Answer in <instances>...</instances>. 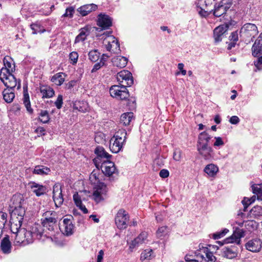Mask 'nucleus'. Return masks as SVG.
Here are the masks:
<instances>
[{
    "label": "nucleus",
    "instance_id": "0eeeda50",
    "mask_svg": "<svg viewBox=\"0 0 262 262\" xmlns=\"http://www.w3.org/2000/svg\"><path fill=\"white\" fill-rule=\"evenodd\" d=\"M110 93L112 97L120 100H126L129 96V92L125 86L114 85L110 89Z\"/></svg>",
    "mask_w": 262,
    "mask_h": 262
},
{
    "label": "nucleus",
    "instance_id": "c9c22d12",
    "mask_svg": "<svg viewBox=\"0 0 262 262\" xmlns=\"http://www.w3.org/2000/svg\"><path fill=\"white\" fill-rule=\"evenodd\" d=\"M23 102L28 112L32 113L33 110L31 107L29 95L27 90L24 91Z\"/></svg>",
    "mask_w": 262,
    "mask_h": 262
},
{
    "label": "nucleus",
    "instance_id": "b1692460",
    "mask_svg": "<svg viewBox=\"0 0 262 262\" xmlns=\"http://www.w3.org/2000/svg\"><path fill=\"white\" fill-rule=\"evenodd\" d=\"M97 8V5L92 4L83 5L78 8L77 11L83 16L87 15Z\"/></svg>",
    "mask_w": 262,
    "mask_h": 262
},
{
    "label": "nucleus",
    "instance_id": "6ab92c4d",
    "mask_svg": "<svg viewBox=\"0 0 262 262\" xmlns=\"http://www.w3.org/2000/svg\"><path fill=\"white\" fill-rule=\"evenodd\" d=\"M125 143L113 137L110 141V149L113 153H118L122 148Z\"/></svg>",
    "mask_w": 262,
    "mask_h": 262
},
{
    "label": "nucleus",
    "instance_id": "a19ab883",
    "mask_svg": "<svg viewBox=\"0 0 262 262\" xmlns=\"http://www.w3.org/2000/svg\"><path fill=\"white\" fill-rule=\"evenodd\" d=\"M38 120L43 123H47L50 120L49 113L47 110H40Z\"/></svg>",
    "mask_w": 262,
    "mask_h": 262
},
{
    "label": "nucleus",
    "instance_id": "cd10ccee",
    "mask_svg": "<svg viewBox=\"0 0 262 262\" xmlns=\"http://www.w3.org/2000/svg\"><path fill=\"white\" fill-rule=\"evenodd\" d=\"M210 139V136L206 132H203L200 134L199 136L198 148H204L205 146L207 145V143Z\"/></svg>",
    "mask_w": 262,
    "mask_h": 262
},
{
    "label": "nucleus",
    "instance_id": "f3484780",
    "mask_svg": "<svg viewBox=\"0 0 262 262\" xmlns=\"http://www.w3.org/2000/svg\"><path fill=\"white\" fill-rule=\"evenodd\" d=\"M228 29V26L227 25L223 24L214 29V38L215 42H217L222 40Z\"/></svg>",
    "mask_w": 262,
    "mask_h": 262
},
{
    "label": "nucleus",
    "instance_id": "f03ea898",
    "mask_svg": "<svg viewBox=\"0 0 262 262\" xmlns=\"http://www.w3.org/2000/svg\"><path fill=\"white\" fill-rule=\"evenodd\" d=\"M11 202L12 204L10 205V207L12 210L10 213L24 218L26 211L25 207L23 206L24 200L23 196L20 194L14 195L11 199Z\"/></svg>",
    "mask_w": 262,
    "mask_h": 262
},
{
    "label": "nucleus",
    "instance_id": "de8ad7c7",
    "mask_svg": "<svg viewBox=\"0 0 262 262\" xmlns=\"http://www.w3.org/2000/svg\"><path fill=\"white\" fill-rule=\"evenodd\" d=\"M152 250L151 249H147L143 251L141 254L140 259L144 260L146 259H150L151 257Z\"/></svg>",
    "mask_w": 262,
    "mask_h": 262
},
{
    "label": "nucleus",
    "instance_id": "dca6fc26",
    "mask_svg": "<svg viewBox=\"0 0 262 262\" xmlns=\"http://www.w3.org/2000/svg\"><path fill=\"white\" fill-rule=\"evenodd\" d=\"M262 242L259 238L249 241L245 245L247 250L252 252H258L261 249Z\"/></svg>",
    "mask_w": 262,
    "mask_h": 262
},
{
    "label": "nucleus",
    "instance_id": "412c9836",
    "mask_svg": "<svg viewBox=\"0 0 262 262\" xmlns=\"http://www.w3.org/2000/svg\"><path fill=\"white\" fill-rule=\"evenodd\" d=\"M28 232L31 233L32 243L34 238L40 239L43 235L42 229L41 226L38 224L34 225L32 227L31 229L28 231Z\"/></svg>",
    "mask_w": 262,
    "mask_h": 262
},
{
    "label": "nucleus",
    "instance_id": "79ce46f5",
    "mask_svg": "<svg viewBox=\"0 0 262 262\" xmlns=\"http://www.w3.org/2000/svg\"><path fill=\"white\" fill-rule=\"evenodd\" d=\"M226 11V7L224 5H219L217 7L215 6L214 9V16L216 17H219L224 13Z\"/></svg>",
    "mask_w": 262,
    "mask_h": 262
},
{
    "label": "nucleus",
    "instance_id": "393cba45",
    "mask_svg": "<svg viewBox=\"0 0 262 262\" xmlns=\"http://www.w3.org/2000/svg\"><path fill=\"white\" fill-rule=\"evenodd\" d=\"M90 34V29L88 27H84L80 30L79 34L76 37L75 43L84 41L86 37Z\"/></svg>",
    "mask_w": 262,
    "mask_h": 262
},
{
    "label": "nucleus",
    "instance_id": "7c9ffc66",
    "mask_svg": "<svg viewBox=\"0 0 262 262\" xmlns=\"http://www.w3.org/2000/svg\"><path fill=\"white\" fill-rule=\"evenodd\" d=\"M147 234L145 232L141 233L137 238L132 242L129 246L130 249L134 248L139 245L144 243L145 239L146 238Z\"/></svg>",
    "mask_w": 262,
    "mask_h": 262
},
{
    "label": "nucleus",
    "instance_id": "2f4dec72",
    "mask_svg": "<svg viewBox=\"0 0 262 262\" xmlns=\"http://www.w3.org/2000/svg\"><path fill=\"white\" fill-rule=\"evenodd\" d=\"M133 117L134 114L132 112L124 113L120 117V123L125 126L128 125Z\"/></svg>",
    "mask_w": 262,
    "mask_h": 262
},
{
    "label": "nucleus",
    "instance_id": "c85d7f7f",
    "mask_svg": "<svg viewBox=\"0 0 262 262\" xmlns=\"http://www.w3.org/2000/svg\"><path fill=\"white\" fill-rule=\"evenodd\" d=\"M112 62L114 66L123 68L127 65V59L125 57L119 56L113 58Z\"/></svg>",
    "mask_w": 262,
    "mask_h": 262
},
{
    "label": "nucleus",
    "instance_id": "bb28decb",
    "mask_svg": "<svg viewBox=\"0 0 262 262\" xmlns=\"http://www.w3.org/2000/svg\"><path fill=\"white\" fill-rule=\"evenodd\" d=\"M40 92L42 94V98H51L54 96L55 93L54 90L48 85L40 86Z\"/></svg>",
    "mask_w": 262,
    "mask_h": 262
},
{
    "label": "nucleus",
    "instance_id": "4c0bfd02",
    "mask_svg": "<svg viewBox=\"0 0 262 262\" xmlns=\"http://www.w3.org/2000/svg\"><path fill=\"white\" fill-rule=\"evenodd\" d=\"M95 152L97 155L98 158L100 157L108 159L111 157V155L107 153L102 147H97L95 150Z\"/></svg>",
    "mask_w": 262,
    "mask_h": 262
},
{
    "label": "nucleus",
    "instance_id": "c756f323",
    "mask_svg": "<svg viewBox=\"0 0 262 262\" xmlns=\"http://www.w3.org/2000/svg\"><path fill=\"white\" fill-rule=\"evenodd\" d=\"M13 89H6L3 91V95L4 100L7 103H11L15 97Z\"/></svg>",
    "mask_w": 262,
    "mask_h": 262
},
{
    "label": "nucleus",
    "instance_id": "39448f33",
    "mask_svg": "<svg viewBox=\"0 0 262 262\" xmlns=\"http://www.w3.org/2000/svg\"><path fill=\"white\" fill-rule=\"evenodd\" d=\"M107 192L106 185L104 183L100 182L94 188L92 199L97 203H99L106 199Z\"/></svg>",
    "mask_w": 262,
    "mask_h": 262
},
{
    "label": "nucleus",
    "instance_id": "9b49d317",
    "mask_svg": "<svg viewBox=\"0 0 262 262\" xmlns=\"http://www.w3.org/2000/svg\"><path fill=\"white\" fill-rule=\"evenodd\" d=\"M258 33L257 26L252 23H246L243 26L240 30L241 36L246 37H254Z\"/></svg>",
    "mask_w": 262,
    "mask_h": 262
},
{
    "label": "nucleus",
    "instance_id": "9d476101",
    "mask_svg": "<svg viewBox=\"0 0 262 262\" xmlns=\"http://www.w3.org/2000/svg\"><path fill=\"white\" fill-rule=\"evenodd\" d=\"M195 256L197 259H192L190 262H199V260L201 262L204 259L205 260L207 259L208 261L212 262V252L210 251L208 248L203 247V245H199V250L195 252Z\"/></svg>",
    "mask_w": 262,
    "mask_h": 262
},
{
    "label": "nucleus",
    "instance_id": "c03bdc74",
    "mask_svg": "<svg viewBox=\"0 0 262 262\" xmlns=\"http://www.w3.org/2000/svg\"><path fill=\"white\" fill-rule=\"evenodd\" d=\"M198 149L200 154L206 159H208L211 156V148L210 147H208L207 145L205 146L204 148H198Z\"/></svg>",
    "mask_w": 262,
    "mask_h": 262
},
{
    "label": "nucleus",
    "instance_id": "a211bd4d",
    "mask_svg": "<svg viewBox=\"0 0 262 262\" xmlns=\"http://www.w3.org/2000/svg\"><path fill=\"white\" fill-rule=\"evenodd\" d=\"M101 169L102 172L108 177L111 176L116 171V167L113 162H104L101 165Z\"/></svg>",
    "mask_w": 262,
    "mask_h": 262
},
{
    "label": "nucleus",
    "instance_id": "4468645a",
    "mask_svg": "<svg viewBox=\"0 0 262 262\" xmlns=\"http://www.w3.org/2000/svg\"><path fill=\"white\" fill-rule=\"evenodd\" d=\"M53 199L57 207L60 206L63 202L61 187L59 184H55L53 187Z\"/></svg>",
    "mask_w": 262,
    "mask_h": 262
},
{
    "label": "nucleus",
    "instance_id": "603ef678",
    "mask_svg": "<svg viewBox=\"0 0 262 262\" xmlns=\"http://www.w3.org/2000/svg\"><path fill=\"white\" fill-rule=\"evenodd\" d=\"M7 214L5 212H0V226L5 227L7 222Z\"/></svg>",
    "mask_w": 262,
    "mask_h": 262
},
{
    "label": "nucleus",
    "instance_id": "aec40b11",
    "mask_svg": "<svg viewBox=\"0 0 262 262\" xmlns=\"http://www.w3.org/2000/svg\"><path fill=\"white\" fill-rule=\"evenodd\" d=\"M29 185L32 191L37 196H41L46 193L47 188L45 186L40 185L34 182H30Z\"/></svg>",
    "mask_w": 262,
    "mask_h": 262
},
{
    "label": "nucleus",
    "instance_id": "680f3d73",
    "mask_svg": "<svg viewBox=\"0 0 262 262\" xmlns=\"http://www.w3.org/2000/svg\"><path fill=\"white\" fill-rule=\"evenodd\" d=\"M215 141L214 142V146H220L224 145V142L221 137H214Z\"/></svg>",
    "mask_w": 262,
    "mask_h": 262
},
{
    "label": "nucleus",
    "instance_id": "7ed1b4c3",
    "mask_svg": "<svg viewBox=\"0 0 262 262\" xmlns=\"http://www.w3.org/2000/svg\"><path fill=\"white\" fill-rule=\"evenodd\" d=\"M245 236V231L242 229L236 228L233 234L229 237L226 238L223 241H217L214 243V249H219L220 246H223L224 244L235 243L239 245L241 242V238Z\"/></svg>",
    "mask_w": 262,
    "mask_h": 262
},
{
    "label": "nucleus",
    "instance_id": "20e7f679",
    "mask_svg": "<svg viewBox=\"0 0 262 262\" xmlns=\"http://www.w3.org/2000/svg\"><path fill=\"white\" fill-rule=\"evenodd\" d=\"M44 219H42L43 226L49 231H54L57 227L58 215L55 211H48L43 214Z\"/></svg>",
    "mask_w": 262,
    "mask_h": 262
},
{
    "label": "nucleus",
    "instance_id": "09e8293b",
    "mask_svg": "<svg viewBox=\"0 0 262 262\" xmlns=\"http://www.w3.org/2000/svg\"><path fill=\"white\" fill-rule=\"evenodd\" d=\"M168 232V227L167 226H162L159 228L156 233L157 237L159 238H161L162 237L166 235Z\"/></svg>",
    "mask_w": 262,
    "mask_h": 262
},
{
    "label": "nucleus",
    "instance_id": "72a5a7b5",
    "mask_svg": "<svg viewBox=\"0 0 262 262\" xmlns=\"http://www.w3.org/2000/svg\"><path fill=\"white\" fill-rule=\"evenodd\" d=\"M51 170L49 168L43 165H37L33 171V173L40 175L48 174Z\"/></svg>",
    "mask_w": 262,
    "mask_h": 262
},
{
    "label": "nucleus",
    "instance_id": "6e6552de",
    "mask_svg": "<svg viewBox=\"0 0 262 262\" xmlns=\"http://www.w3.org/2000/svg\"><path fill=\"white\" fill-rule=\"evenodd\" d=\"M129 220V214L125 210L121 209L116 214L115 221L117 228L121 230L127 228Z\"/></svg>",
    "mask_w": 262,
    "mask_h": 262
},
{
    "label": "nucleus",
    "instance_id": "ea45409f",
    "mask_svg": "<svg viewBox=\"0 0 262 262\" xmlns=\"http://www.w3.org/2000/svg\"><path fill=\"white\" fill-rule=\"evenodd\" d=\"M251 217L254 218L258 217L262 215V207L259 206H256L253 207L250 211Z\"/></svg>",
    "mask_w": 262,
    "mask_h": 262
},
{
    "label": "nucleus",
    "instance_id": "ddd939ff",
    "mask_svg": "<svg viewBox=\"0 0 262 262\" xmlns=\"http://www.w3.org/2000/svg\"><path fill=\"white\" fill-rule=\"evenodd\" d=\"M222 250L224 257L233 259L237 257L239 248L235 245H230L224 247Z\"/></svg>",
    "mask_w": 262,
    "mask_h": 262
},
{
    "label": "nucleus",
    "instance_id": "e433bc0d",
    "mask_svg": "<svg viewBox=\"0 0 262 262\" xmlns=\"http://www.w3.org/2000/svg\"><path fill=\"white\" fill-rule=\"evenodd\" d=\"M63 73H58L51 78V81L57 85H61L64 81V78L62 77Z\"/></svg>",
    "mask_w": 262,
    "mask_h": 262
},
{
    "label": "nucleus",
    "instance_id": "37998d69",
    "mask_svg": "<svg viewBox=\"0 0 262 262\" xmlns=\"http://www.w3.org/2000/svg\"><path fill=\"white\" fill-rule=\"evenodd\" d=\"M198 149L200 154L206 159H208L211 156V148L210 147H208L207 145L205 146L204 148H198Z\"/></svg>",
    "mask_w": 262,
    "mask_h": 262
},
{
    "label": "nucleus",
    "instance_id": "473e14b6",
    "mask_svg": "<svg viewBox=\"0 0 262 262\" xmlns=\"http://www.w3.org/2000/svg\"><path fill=\"white\" fill-rule=\"evenodd\" d=\"M4 64L5 67L2 68V69H6L8 72L12 73L15 71V65L13 63L14 65L13 67H12L13 60L9 56H6L4 57Z\"/></svg>",
    "mask_w": 262,
    "mask_h": 262
},
{
    "label": "nucleus",
    "instance_id": "a18cd8bd",
    "mask_svg": "<svg viewBox=\"0 0 262 262\" xmlns=\"http://www.w3.org/2000/svg\"><path fill=\"white\" fill-rule=\"evenodd\" d=\"M22 225V222L10 219V227L11 232L17 231V230L21 229L20 227Z\"/></svg>",
    "mask_w": 262,
    "mask_h": 262
},
{
    "label": "nucleus",
    "instance_id": "6e6d98bb",
    "mask_svg": "<svg viewBox=\"0 0 262 262\" xmlns=\"http://www.w3.org/2000/svg\"><path fill=\"white\" fill-rule=\"evenodd\" d=\"M204 172L209 177H213V164L207 165L204 169Z\"/></svg>",
    "mask_w": 262,
    "mask_h": 262
},
{
    "label": "nucleus",
    "instance_id": "f8f14e48",
    "mask_svg": "<svg viewBox=\"0 0 262 262\" xmlns=\"http://www.w3.org/2000/svg\"><path fill=\"white\" fill-rule=\"evenodd\" d=\"M64 218L62 221V224H60L59 227L60 231L65 235L69 236L73 233L74 226L72 223L71 219Z\"/></svg>",
    "mask_w": 262,
    "mask_h": 262
},
{
    "label": "nucleus",
    "instance_id": "e2e57ef3",
    "mask_svg": "<svg viewBox=\"0 0 262 262\" xmlns=\"http://www.w3.org/2000/svg\"><path fill=\"white\" fill-rule=\"evenodd\" d=\"M104 66L102 62H99L96 63L92 70H91L92 73L96 72L97 70H99L102 67Z\"/></svg>",
    "mask_w": 262,
    "mask_h": 262
},
{
    "label": "nucleus",
    "instance_id": "bf43d9fd",
    "mask_svg": "<svg viewBox=\"0 0 262 262\" xmlns=\"http://www.w3.org/2000/svg\"><path fill=\"white\" fill-rule=\"evenodd\" d=\"M254 200L251 201L250 199L244 198V199L242 201V203L244 205V211H246L247 207L249 205H250L253 202Z\"/></svg>",
    "mask_w": 262,
    "mask_h": 262
},
{
    "label": "nucleus",
    "instance_id": "423d86ee",
    "mask_svg": "<svg viewBox=\"0 0 262 262\" xmlns=\"http://www.w3.org/2000/svg\"><path fill=\"white\" fill-rule=\"evenodd\" d=\"M12 73L8 72L6 69L1 70L0 79L7 89H14L17 84L16 79Z\"/></svg>",
    "mask_w": 262,
    "mask_h": 262
},
{
    "label": "nucleus",
    "instance_id": "8fccbe9b",
    "mask_svg": "<svg viewBox=\"0 0 262 262\" xmlns=\"http://www.w3.org/2000/svg\"><path fill=\"white\" fill-rule=\"evenodd\" d=\"M228 232L229 230L227 228H224L222 231L214 233V239L221 238L225 236V235Z\"/></svg>",
    "mask_w": 262,
    "mask_h": 262
},
{
    "label": "nucleus",
    "instance_id": "a878e982",
    "mask_svg": "<svg viewBox=\"0 0 262 262\" xmlns=\"http://www.w3.org/2000/svg\"><path fill=\"white\" fill-rule=\"evenodd\" d=\"M202 1H205V0H198L195 2V4L196 7L200 9V10L199 11V14L203 16H206L213 11V9L207 8V10H205V3L202 2Z\"/></svg>",
    "mask_w": 262,
    "mask_h": 262
},
{
    "label": "nucleus",
    "instance_id": "2eb2a0df",
    "mask_svg": "<svg viewBox=\"0 0 262 262\" xmlns=\"http://www.w3.org/2000/svg\"><path fill=\"white\" fill-rule=\"evenodd\" d=\"M97 24L102 30L107 29L112 25V19L107 15L101 13L98 16Z\"/></svg>",
    "mask_w": 262,
    "mask_h": 262
},
{
    "label": "nucleus",
    "instance_id": "0e129e2a",
    "mask_svg": "<svg viewBox=\"0 0 262 262\" xmlns=\"http://www.w3.org/2000/svg\"><path fill=\"white\" fill-rule=\"evenodd\" d=\"M111 39H112V41H111V44H113L114 45V46H113V47L115 48L116 49H118V50H119L120 45L118 42V40L117 39H116L115 37H112L111 38Z\"/></svg>",
    "mask_w": 262,
    "mask_h": 262
},
{
    "label": "nucleus",
    "instance_id": "4d7b16f0",
    "mask_svg": "<svg viewBox=\"0 0 262 262\" xmlns=\"http://www.w3.org/2000/svg\"><path fill=\"white\" fill-rule=\"evenodd\" d=\"M63 104V98L61 95H59L57 97V100L55 102V105L58 109L61 108Z\"/></svg>",
    "mask_w": 262,
    "mask_h": 262
},
{
    "label": "nucleus",
    "instance_id": "5701e85b",
    "mask_svg": "<svg viewBox=\"0 0 262 262\" xmlns=\"http://www.w3.org/2000/svg\"><path fill=\"white\" fill-rule=\"evenodd\" d=\"M252 55L257 56L262 53V33L259 35L252 46Z\"/></svg>",
    "mask_w": 262,
    "mask_h": 262
},
{
    "label": "nucleus",
    "instance_id": "f704fd0d",
    "mask_svg": "<svg viewBox=\"0 0 262 262\" xmlns=\"http://www.w3.org/2000/svg\"><path fill=\"white\" fill-rule=\"evenodd\" d=\"M113 137L125 143L127 139V132L124 129H119L115 133Z\"/></svg>",
    "mask_w": 262,
    "mask_h": 262
},
{
    "label": "nucleus",
    "instance_id": "5fc2aeb1",
    "mask_svg": "<svg viewBox=\"0 0 262 262\" xmlns=\"http://www.w3.org/2000/svg\"><path fill=\"white\" fill-rule=\"evenodd\" d=\"M78 54L76 52H72L69 55V58L73 64H76L77 62Z\"/></svg>",
    "mask_w": 262,
    "mask_h": 262
},
{
    "label": "nucleus",
    "instance_id": "774afa93",
    "mask_svg": "<svg viewBox=\"0 0 262 262\" xmlns=\"http://www.w3.org/2000/svg\"><path fill=\"white\" fill-rule=\"evenodd\" d=\"M229 122L232 124H237L239 122V119L236 116H233L230 118Z\"/></svg>",
    "mask_w": 262,
    "mask_h": 262
},
{
    "label": "nucleus",
    "instance_id": "69168bd1",
    "mask_svg": "<svg viewBox=\"0 0 262 262\" xmlns=\"http://www.w3.org/2000/svg\"><path fill=\"white\" fill-rule=\"evenodd\" d=\"M73 200L77 206L82 203L81 199L78 195V193H76L73 195Z\"/></svg>",
    "mask_w": 262,
    "mask_h": 262
},
{
    "label": "nucleus",
    "instance_id": "58836bf2",
    "mask_svg": "<svg viewBox=\"0 0 262 262\" xmlns=\"http://www.w3.org/2000/svg\"><path fill=\"white\" fill-rule=\"evenodd\" d=\"M251 188L253 193L257 195V199L262 200V184H253Z\"/></svg>",
    "mask_w": 262,
    "mask_h": 262
},
{
    "label": "nucleus",
    "instance_id": "49530a36",
    "mask_svg": "<svg viewBox=\"0 0 262 262\" xmlns=\"http://www.w3.org/2000/svg\"><path fill=\"white\" fill-rule=\"evenodd\" d=\"M100 53L97 50H91L89 53V59L92 62L97 61L100 57Z\"/></svg>",
    "mask_w": 262,
    "mask_h": 262
},
{
    "label": "nucleus",
    "instance_id": "13d9d810",
    "mask_svg": "<svg viewBox=\"0 0 262 262\" xmlns=\"http://www.w3.org/2000/svg\"><path fill=\"white\" fill-rule=\"evenodd\" d=\"M81 103L80 102H78L74 104V108L75 109H77V110H78L79 112H86L88 111L87 107L86 106V107L82 106H81Z\"/></svg>",
    "mask_w": 262,
    "mask_h": 262
},
{
    "label": "nucleus",
    "instance_id": "3c124183",
    "mask_svg": "<svg viewBox=\"0 0 262 262\" xmlns=\"http://www.w3.org/2000/svg\"><path fill=\"white\" fill-rule=\"evenodd\" d=\"M182 151L180 149H176L173 154V158L176 161H180L182 159Z\"/></svg>",
    "mask_w": 262,
    "mask_h": 262
},
{
    "label": "nucleus",
    "instance_id": "864d4df0",
    "mask_svg": "<svg viewBox=\"0 0 262 262\" xmlns=\"http://www.w3.org/2000/svg\"><path fill=\"white\" fill-rule=\"evenodd\" d=\"M74 12V8L73 7H69L66 9V12L63 14L62 17H69L72 18L73 16Z\"/></svg>",
    "mask_w": 262,
    "mask_h": 262
},
{
    "label": "nucleus",
    "instance_id": "f257e3e1",
    "mask_svg": "<svg viewBox=\"0 0 262 262\" xmlns=\"http://www.w3.org/2000/svg\"><path fill=\"white\" fill-rule=\"evenodd\" d=\"M12 233V237L14 238V243L15 245L25 246L32 243L31 233L28 232L25 228H23Z\"/></svg>",
    "mask_w": 262,
    "mask_h": 262
},
{
    "label": "nucleus",
    "instance_id": "052dcab7",
    "mask_svg": "<svg viewBox=\"0 0 262 262\" xmlns=\"http://www.w3.org/2000/svg\"><path fill=\"white\" fill-rule=\"evenodd\" d=\"M230 40L236 42L238 39L237 31L233 32L229 36Z\"/></svg>",
    "mask_w": 262,
    "mask_h": 262
},
{
    "label": "nucleus",
    "instance_id": "4be33fe9",
    "mask_svg": "<svg viewBox=\"0 0 262 262\" xmlns=\"http://www.w3.org/2000/svg\"><path fill=\"white\" fill-rule=\"evenodd\" d=\"M12 245L9 240V236L6 235L1 241V249L3 253L9 254L11 252Z\"/></svg>",
    "mask_w": 262,
    "mask_h": 262
},
{
    "label": "nucleus",
    "instance_id": "338daca9",
    "mask_svg": "<svg viewBox=\"0 0 262 262\" xmlns=\"http://www.w3.org/2000/svg\"><path fill=\"white\" fill-rule=\"evenodd\" d=\"M169 171L165 169H162L159 173L160 176L162 178H166L169 176Z\"/></svg>",
    "mask_w": 262,
    "mask_h": 262
},
{
    "label": "nucleus",
    "instance_id": "1a4fd4ad",
    "mask_svg": "<svg viewBox=\"0 0 262 262\" xmlns=\"http://www.w3.org/2000/svg\"><path fill=\"white\" fill-rule=\"evenodd\" d=\"M117 81L120 86H130L134 83L132 74L127 70H122L117 75Z\"/></svg>",
    "mask_w": 262,
    "mask_h": 262
}]
</instances>
